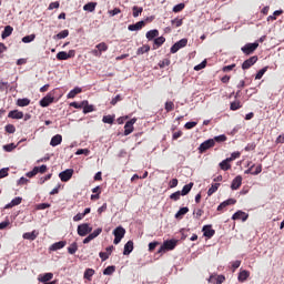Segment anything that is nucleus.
I'll return each instance as SVG.
<instances>
[{
    "label": "nucleus",
    "mask_w": 284,
    "mask_h": 284,
    "mask_svg": "<svg viewBox=\"0 0 284 284\" xmlns=\"http://www.w3.org/2000/svg\"><path fill=\"white\" fill-rule=\"evenodd\" d=\"M176 243H179L176 240L164 241L163 245L159 248L158 254H165L166 252L174 250Z\"/></svg>",
    "instance_id": "f257e3e1"
},
{
    "label": "nucleus",
    "mask_w": 284,
    "mask_h": 284,
    "mask_svg": "<svg viewBox=\"0 0 284 284\" xmlns=\"http://www.w3.org/2000/svg\"><path fill=\"white\" fill-rule=\"evenodd\" d=\"M92 233V227L88 223H83L78 225V234L79 236H88V234Z\"/></svg>",
    "instance_id": "f03ea898"
},
{
    "label": "nucleus",
    "mask_w": 284,
    "mask_h": 284,
    "mask_svg": "<svg viewBox=\"0 0 284 284\" xmlns=\"http://www.w3.org/2000/svg\"><path fill=\"white\" fill-rule=\"evenodd\" d=\"M258 48V42L254 43H246L244 47H242V52L246 55L253 54V52H256V49Z\"/></svg>",
    "instance_id": "7ed1b4c3"
},
{
    "label": "nucleus",
    "mask_w": 284,
    "mask_h": 284,
    "mask_svg": "<svg viewBox=\"0 0 284 284\" xmlns=\"http://www.w3.org/2000/svg\"><path fill=\"white\" fill-rule=\"evenodd\" d=\"M73 174H74L73 169H67V170L62 171L61 173H59V179H60V181H62V183H68V181H70V179H72Z\"/></svg>",
    "instance_id": "20e7f679"
},
{
    "label": "nucleus",
    "mask_w": 284,
    "mask_h": 284,
    "mask_svg": "<svg viewBox=\"0 0 284 284\" xmlns=\"http://www.w3.org/2000/svg\"><path fill=\"white\" fill-rule=\"evenodd\" d=\"M210 148H214V139H209L200 144L199 146L200 154H204V152H207Z\"/></svg>",
    "instance_id": "39448f33"
},
{
    "label": "nucleus",
    "mask_w": 284,
    "mask_h": 284,
    "mask_svg": "<svg viewBox=\"0 0 284 284\" xmlns=\"http://www.w3.org/2000/svg\"><path fill=\"white\" fill-rule=\"evenodd\" d=\"M134 123H136V118L131 119L124 125V136H129L134 132Z\"/></svg>",
    "instance_id": "423d86ee"
},
{
    "label": "nucleus",
    "mask_w": 284,
    "mask_h": 284,
    "mask_svg": "<svg viewBox=\"0 0 284 284\" xmlns=\"http://www.w3.org/2000/svg\"><path fill=\"white\" fill-rule=\"evenodd\" d=\"M247 219H250V214H247L243 211H237L232 215L233 221H242L243 223H245V221H247Z\"/></svg>",
    "instance_id": "0eeeda50"
},
{
    "label": "nucleus",
    "mask_w": 284,
    "mask_h": 284,
    "mask_svg": "<svg viewBox=\"0 0 284 284\" xmlns=\"http://www.w3.org/2000/svg\"><path fill=\"white\" fill-rule=\"evenodd\" d=\"M51 103H54V95H52V93H48L40 100L41 108H48Z\"/></svg>",
    "instance_id": "6e6552de"
},
{
    "label": "nucleus",
    "mask_w": 284,
    "mask_h": 284,
    "mask_svg": "<svg viewBox=\"0 0 284 284\" xmlns=\"http://www.w3.org/2000/svg\"><path fill=\"white\" fill-rule=\"evenodd\" d=\"M256 61H258L257 55H253V57L248 58L247 60H245L243 62L242 70H250V68H252V65H254L256 63Z\"/></svg>",
    "instance_id": "1a4fd4ad"
},
{
    "label": "nucleus",
    "mask_w": 284,
    "mask_h": 284,
    "mask_svg": "<svg viewBox=\"0 0 284 284\" xmlns=\"http://www.w3.org/2000/svg\"><path fill=\"white\" fill-rule=\"evenodd\" d=\"M202 232L206 239H212V236H214V234H216V231H214L212 229V225H204L202 229Z\"/></svg>",
    "instance_id": "9d476101"
},
{
    "label": "nucleus",
    "mask_w": 284,
    "mask_h": 284,
    "mask_svg": "<svg viewBox=\"0 0 284 284\" xmlns=\"http://www.w3.org/2000/svg\"><path fill=\"white\" fill-rule=\"evenodd\" d=\"M133 251H134V242L132 240H130L124 245L123 255L130 256V254H132Z\"/></svg>",
    "instance_id": "9b49d317"
},
{
    "label": "nucleus",
    "mask_w": 284,
    "mask_h": 284,
    "mask_svg": "<svg viewBox=\"0 0 284 284\" xmlns=\"http://www.w3.org/2000/svg\"><path fill=\"white\" fill-rule=\"evenodd\" d=\"M227 205H236V200L235 199L225 200L217 206V212H223V210H225Z\"/></svg>",
    "instance_id": "f8f14e48"
},
{
    "label": "nucleus",
    "mask_w": 284,
    "mask_h": 284,
    "mask_svg": "<svg viewBox=\"0 0 284 284\" xmlns=\"http://www.w3.org/2000/svg\"><path fill=\"white\" fill-rule=\"evenodd\" d=\"M145 27V21H139L135 24H130L128 27V30H130V32H136L138 30H142Z\"/></svg>",
    "instance_id": "ddd939ff"
},
{
    "label": "nucleus",
    "mask_w": 284,
    "mask_h": 284,
    "mask_svg": "<svg viewBox=\"0 0 284 284\" xmlns=\"http://www.w3.org/2000/svg\"><path fill=\"white\" fill-rule=\"evenodd\" d=\"M65 245H68V242L65 241L55 242L49 247V250L50 252H57V250H63Z\"/></svg>",
    "instance_id": "4468645a"
},
{
    "label": "nucleus",
    "mask_w": 284,
    "mask_h": 284,
    "mask_svg": "<svg viewBox=\"0 0 284 284\" xmlns=\"http://www.w3.org/2000/svg\"><path fill=\"white\" fill-rule=\"evenodd\" d=\"M243 185V178L237 175L231 183V190H239Z\"/></svg>",
    "instance_id": "2eb2a0df"
},
{
    "label": "nucleus",
    "mask_w": 284,
    "mask_h": 284,
    "mask_svg": "<svg viewBox=\"0 0 284 284\" xmlns=\"http://www.w3.org/2000/svg\"><path fill=\"white\" fill-rule=\"evenodd\" d=\"M62 141H63V136H62L61 134H57V135H54V136L51 139L50 145H51L52 148H57V145H61Z\"/></svg>",
    "instance_id": "dca6fc26"
},
{
    "label": "nucleus",
    "mask_w": 284,
    "mask_h": 284,
    "mask_svg": "<svg viewBox=\"0 0 284 284\" xmlns=\"http://www.w3.org/2000/svg\"><path fill=\"white\" fill-rule=\"evenodd\" d=\"M232 163L229 158L220 162V170H223L224 172H227V170H232Z\"/></svg>",
    "instance_id": "f3484780"
},
{
    "label": "nucleus",
    "mask_w": 284,
    "mask_h": 284,
    "mask_svg": "<svg viewBox=\"0 0 284 284\" xmlns=\"http://www.w3.org/2000/svg\"><path fill=\"white\" fill-rule=\"evenodd\" d=\"M250 278V271L243 270L239 273L237 281L240 283H245Z\"/></svg>",
    "instance_id": "a211bd4d"
},
{
    "label": "nucleus",
    "mask_w": 284,
    "mask_h": 284,
    "mask_svg": "<svg viewBox=\"0 0 284 284\" xmlns=\"http://www.w3.org/2000/svg\"><path fill=\"white\" fill-rule=\"evenodd\" d=\"M163 43H165V37L161 36L155 38L153 42V50H159Z\"/></svg>",
    "instance_id": "6ab92c4d"
},
{
    "label": "nucleus",
    "mask_w": 284,
    "mask_h": 284,
    "mask_svg": "<svg viewBox=\"0 0 284 284\" xmlns=\"http://www.w3.org/2000/svg\"><path fill=\"white\" fill-rule=\"evenodd\" d=\"M192 187H194V182L185 184L183 186L182 191H180V193L182 194V196H187V194H190V192H192Z\"/></svg>",
    "instance_id": "aec40b11"
},
{
    "label": "nucleus",
    "mask_w": 284,
    "mask_h": 284,
    "mask_svg": "<svg viewBox=\"0 0 284 284\" xmlns=\"http://www.w3.org/2000/svg\"><path fill=\"white\" fill-rule=\"evenodd\" d=\"M9 119H23V112L19 111V110H13L10 111L8 114Z\"/></svg>",
    "instance_id": "412c9836"
},
{
    "label": "nucleus",
    "mask_w": 284,
    "mask_h": 284,
    "mask_svg": "<svg viewBox=\"0 0 284 284\" xmlns=\"http://www.w3.org/2000/svg\"><path fill=\"white\" fill-rule=\"evenodd\" d=\"M113 235L118 239H123V236H125V230L123 229V226H118L116 229H114Z\"/></svg>",
    "instance_id": "4be33fe9"
},
{
    "label": "nucleus",
    "mask_w": 284,
    "mask_h": 284,
    "mask_svg": "<svg viewBox=\"0 0 284 284\" xmlns=\"http://www.w3.org/2000/svg\"><path fill=\"white\" fill-rule=\"evenodd\" d=\"M22 201V197H14L9 204L6 205V210H9L10 207H16V205H21Z\"/></svg>",
    "instance_id": "5701e85b"
},
{
    "label": "nucleus",
    "mask_w": 284,
    "mask_h": 284,
    "mask_svg": "<svg viewBox=\"0 0 284 284\" xmlns=\"http://www.w3.org/2000/svg\"><path fill=\"white\" fill-rule=\"evenodd\" d=\"M52 278H54V274L52 273H45L39 276L40 283H48V281H52Z\"/></svg>",
    "instance_id": "b1692460"
},
{
    "label": "nucleus",
    "mask_w": 284,
    "mask_h": 284,
    "mask_svg": "<svg viewBox=\"0 0 284 284\" xmlns=\"http://www.w3.org/2000/svg\"><path fill=\"white\" fill-rule=\"evenodd\" d=\"M83 10L85 12H94V10H97V2H88L83 6Z\"/></svg>",
    "instance_id": "393cba45"
},
{
    "label": "nucleus",
    "mask_w": 284,
    "mask_h": 284,
    "mask_svg": "<svg viewBox=\"0 0 284 284\" xmlns=\"http://www.w3.org/2000/svg\"><path fill=\"white\" fill-rule=\"evenodd\" d=\"M156 37H159V30H156V29H153V30H150L146 32V39L149 41L156 39Z\"/></svg>",
    "instance_id": "a878e982"
},
{
    "label": "nucleus",
    "mask_w": 284,
    "mask_h": 284,
    "mask_svg": "<svg viewBox=\"0 0 284 284\" xmlns=\"http://www.w3.org/2000/svg\"><path fill=\"white\" fill-rule=\"evenodd\" d=\"M13 30L14 29L10 26L4 27V30L1 33L2 39H8V37H10V34H12Z\"/></svg>",
    "instance_id": "bb28decb"
},
{
    "label": "nucleus",
    "mask_w": 284,
    "mask_h": 284,
    "mask_svg": "<svg viewBox=\"0 0 284 284\" xmlns=\"http://www.w3.org/2000/svg\"><path fill=\"white\" fill-rule=\"evenodd\" d=\"M17 105L19 108H28V105H30V99L24 98V99H18L17 100Z\"/></svg>",
    "instance_id": "cd10ccee"
},
{
    "label": "nucleus",
    "mask_w": 284,
    "mask_h": 284,
    "mask_svg": "<svg viewBox=\"0 0 284 284\" xmlns=\"http://www.w3.org/2000/svg\"><path fill=\"white\" fill-rule=\"evenodd\" d=\"M22 237L26 239L27 241H34L37 239V232H27L22 235Z\"/></svg>",
    "instance_id": "c85d7f7f"
},
{
    "label": "nucleus",
    "mask_w": 284,
    "mask_h": 284,
    "mask_svg": "<svg viewBox=\"0 0 284 284\" xmlns=\"http://www.w3.org/2000/svg\"><path fill=\"white\" fill-rule=\"evenodd\" d=\"M149 51H150V45L144 44L136 50V54H138V57H141V54H146V52H149Z\"/></svg>",
    "instance_id": "c756f323"
},
{
    "label": "nucleus",
    "mask_w": 284,
    "mask_h": 284,
    "mask_svg": "<svg viewBox=\"0 0 284 284\" xmlns=\"http://www.w3.org/2000/svg\"><path fill=\"white\" fill-rule=\"evenodd\" d=\"M93 274H95V271L93 268H87L84 271L83 278H85L87 281H92Z\"/></svg>",
    "instance_id": "7c9ffc66"
},
{
    "label": "nucleus",
    "mask_w": 284,
    "mask_h": 284,
    "mask_svg": "<svg viewBox=\"0 0 284 284\" xmlns=\"http://www.w3.org/2000/svg\"><path fill=\"white\" fill-rule=\"evenodd\" d=\"M219 187H221V183L212 184L207 191V196H212V194L219 191Z\"/></svg>",
    "instance_id": "2f4dec72"
},
{
    "label": "nucleus",
    "mask_w": 284,
    "mask_h": 284,
    "mask_svg": "<svg viewBox=\"0 0 284 284\" xmlns=\"http://www.w3.org/2000/svg\"><path fill=\"white\" fill-rule=\"evenodd\" d=\"M241 108H243L241 101L236 100L234 102H231L230 110H232L233 112H235V110H241Z\"/></svg>",
    "instance_id": "473e14b6"
},
{
    "label": "nucleus",
    "mask_w": 284,
    "mask_h": 284,
    "mask_svg": "<svg viewBox=\"0 0 284 284\" xmlns=\"http://www.w3.org/2000/svg\"><path fill=\"white\" fill-rule=\"evenodd\" d=\"M187 212H190V209L187 206L181 207L175 214V219H181V216H185Z\"/></svg>",
    "instance_id": "72a5a7b5"
},
{
    "label": "nucleus",
    "mask_w": 284,
    "mask_h": 284,
    "mask_svg": "<svg viewBox=\"0 0 284 284\" xmlns=\"http://www.w3.org/2000/svg\"><path fill=\"white\" fill-rule=\"evenodd\" d=\"M81 88H74L68 93V99H74V97H77V94H81Z\"/></svg>",
    "instance_id": "f704fd0d"
},
{
    "label": "nucleus",
    "mask_w": 284,
    "mask_h": 284,
    "mask_svg": "<svg viewBox=\"0 0 284 284\" xmlns=\"http://www.w3.org/2000/svg\"><path fill=\"white\" fill-rule=\"evenodd\" d=\"M83 108V114H90V112H94V105L87 103L82 106Z\"/></svg>",
    "instance_id": "c9c22d12"
},
{
    "label": "nucleus",
    "mask_w": 284,
    "mask_h": 284,
    "mask_svg": "<svg viewBox=\"0 0 284 284\" xmlns=\"http://www.w3.org/2000/svg\"><path fill=\"white\" fill-rule=\"evenodd\" d=\"M95 48L101 54H103V52H108V44L105 42L97 44Z\"/></svg>",
    "instance_id": "e433bc0d"
},
{
    "label": "nucleus",
    "mask_w": 284,
    "mask_h": 284,
    "mask_svg": "<svg viewBox=\"0 0 284 284\" xmlns=\"http://www.w3.org/2000/svg\"><path fill=\"white\" fill-rule=\"evenodd\" d=\"M115 271H116V266H108L103 271V274H104V276H112V274H114Z\"/></svg>",
    "instance_id": "4c0bfd02"
},
{
    "label": "nucleus",
    "mask_w": 284,
    "mask_h": 284,
    "mask_svg": "<svg viewBox=\"0 0 284 284\" xmlns=\"http://www.w3.org/2000/svg\"><path fill=\"white\" fill-rule=\"evenodd\" d=\"M87 103H88V100H84L81 103H79V102H71L70 106L71 108H75V110H81L83 108V105L87 104Z\"/></svg>",
    "instance_id": "58836bf2"
},
{
    "label": "nucleus",
    "mask_w": 284,
    "mask_h": 284,
    "mask_svg": "<svg viewBox=\"0 0 284 284\" xmlns=\"http://www.w3.org/2000/svg\"><path fill=\"white\" fill-rule=\"evenodd\" d=\"M214 141V145L216 143H225V141H227V136L225 134H222V135H217L213 139Z\"/></svg>",
    "instance_id": "ea45409f"
},
{
    "label": "nucleus",
    "mask_w": 284,
    "mask_h": 284,
    "mask_svg": "<svg viewBox=\"0 0 284 284\" xmlns=\"http://www.w3.org/2000/svg\"><path fill=\"white\" fill-rule=\"evenodd\" d=\"M114 119H115L114 115H104L102 118V122L108 123L109 125H112V123H114Z\"/></svg>",
    "instance_id": "a19ab883"
},
{
    "label": "nucleus",
    "mask_w": 284,
    "mask_h": 284,
    "mask_svg": "<svg viewBox=\"0 0 284 284\" xmlns=\"http://www.w3.org/2000/svg\"><path fill=\"white\" fill-rule=\"evenodd\" d=\"M132 10H133V17H134V19H136V17H139L140 14H143V7H136V6H134V7L132 8Z\"/></svg>",
    "instance_id": "79ce46f5"
},
{
    "label": "nucleus",
    "mask_w": 284,
    "mask_h": 284,
    "mask_svg": "<svg viewBox=\"0 0 284 284\" xmlns=\"http://www.w3.org/2000/svg\"><path fill=\"white\" fill-rule=\"evenodd\" d=\"M58 61H68V52L60 51L57 53Z\"/></svg>",
    "instance_id": "37998d69"
},
{
    "label": "nucleus",
    "mask_w": 284,
    "mask_h": 284,
    "mask_svg": "<svg viewBox=\"0 0 284 284\" xmlns=\"http://www.w3.org/2000/svg\"><path fill=\"white\" fill-rule=\"evenodd\" d=\"M79 250V244H77V242H73L69 247H68V252L70 254H77V251Z\"/></svg>",
    "instance_id": "c03bdc74"
},
{
    "label": "nucleus",
    "mask_w": 284,
    "mask_h": 284,
    "mask_svg": "<svg viewBox=\"0 0 284 284\" xmlns=\"http://www.w3.org/2000/svg\"><path fill=\"white\" fill-rule=\"evenodd\" d=\"M37 39L36 34L26 36L22 38V43H32Z\"/></svg>",
    "instance_id": "a18cd8bd"
},
{
    "label": "nucleus",
    "mask_w": 284,
    "mask_h": 284,
    "mask_svg": "<svg viewBox=\"0 0 284 284\" xmlns=\"http://www.w3.org/2000/svg\"><path fill=\"white\" fill-rule=\"evenodd\" d=\"M6 132H8V134H14V132H17V128L14 126V124H7L4 126Z\"/></svg>",
    "instance_id": "49530a36"
},
{
    "label": "nucleus",
    "mask_w": 284,
    "mask_h": 284,
    "mask_svg": "<svg viewBox=\"0 0 284 284\" xmlns=\"http://www.w3.org/2000/svg\"><path fill=\"white\" fill-rule=\"evenodd\" d=\"M267 70H268V67H264L263 69H261V70L256 73L255 79H256V80L263 79V75L265 74V72H267Z\"/></svg>",
    "instance_id": "de8ad7c7"
},
{
    "label": "nucleus",
    "mask_w": 284,
    "mask_h": 284,
    "mask_svg": "<svg viewBox=\"0 0 284 284\" xmlns=\"http://www.w3.org/2000/svg\"><path fill=\"white\" fill-rule=\"evenodd\" d=\"M203 214H205V211H203V209H196L193 211V215L195 216V219H201V216H203Z\"/></svg>",
    "instance_id": "09e8293b"
},
{
    "label": "nucleus",
    "mask_w": 284,
    "mask_h": 284,
    "mask_svg": "<svg viewBox=\"0 0 284 284\" xmlns=\"http://www.w3.org/2000/svg\"><path fill=\"white\" fill-rule=\"evenodd\" d=\"M181 196H182L181 191H176L170 195V199L171 201H179Z\"/></svg>",
    "instance_id": "8fccbe9b"
},
{
    "label": "nucleus",
    "mask_w": 284,
    "mask_h": 284,
    "mask_svg": "<svg viewBox=\"0 0 284 284\" xmlns=\"http://www.w3.org/2000/svg\"><path fill=\"white\" fill-rule=\"evenodd\" d=\"M172 26H175V28H181L183 26V19L175 18L171 21Z\"/></svg>",
    "instance_id": "3c124183"
},
{
    "label": "nucleus",
    "mask_w": 284,
    "mask_h": 284,
    "mask_svg": "<svg viewBox=\"0 0 284 284\" xmlns=\"http://www.w3.org/2000/svg\"><path fill=\"white\" fill-rule=\"evenodd\" d=\"M182 10H185V3H179L173 7V12H182Z\"/></svg>",
    "instance_id": "603ef678"
},
{
    "label": "nucleus",
    "mask_w": 284,
    "mask_h": 284,
    "mask_svg": "<svg viewBox=\"0 0 284 284\" xmlns=\"http://www.w3.org/2000/svg\"><path fill=\"white\" fill-rule=\"evenodd\" d=\"M39 174V166H36L32 171L27 173L28 179H32V176H37Z\"/></svg>",
    "instance_id": "864d4df0"
},
{
    "label": "nucleus",
    "mask_w": 284,
    "mask_h": 284,
    "mask_svg": "<svg viewBox=\"0 0 284 284\" xmlns=\"http://www.w3.org/2000/svg\"><path fill=\"white\" fill-rule=\"evenodd\" d=\"M164 109L166 112H172V110H174V102L172 101L165 102Z\"/></svg>",
    "instance_id": "5fc2aeb1"
},
{
    "label": "nucleus",
    "mask_w": 284,
    "mask_h": 284,
    "mask_svg": "<svg viewBox=\"0 0 284 284\" xmlns=\"http://www.w3.org/2000/svg\"><path fill=\"white\" fill-rule=\"evenodd\" d=\"M69 34H70V31L63 30V31L59 32L55 37H57V39H65Z\"/></svg>",
    "instance_id": "6e6d98bb"
},
{
    "label": "nucleus",
    "mask_w": 284,
    "mask_h": 284,
    "mask_svg": "<svg viewBox=\"0 0 284 284\" xmlns=\"http://www.w3.org/2000/svg\"><path fill=\"white\" fill-rule=\"evenodd\" d=\"M109 17H116V14H121V9L114 8L113 10L108 11Z\"/></svg>",
    "instance_id": "4d7b16f0"
},
{
    "label": "nucleus",
    "mask_w": 284,
    "mask_h": 284,
    "mask_svg": "<svg viewBox=\"0 0 284 284\" xmlns=\"http://www.w3.org/2000/svg\"><path fill=\"white\" fill-rule=\"evenodd\" d=\"M16 149H17V145H14V143H10V144L3 145V150L6 152H12V150H16Z\"/></svg>",
    "instance_id": "13d9d810"
},
{
    "label": "nucleus",
    "mask_w": 284,
    "mask_h": 284,
    "mask_svg": "<svg viewBox=\"0 0 284 284\" xmlns=\"http://www.w3.org/2000/svg\"><path fill=\"white\" fill-rule=\"evenodd\" d=\"M199 125V122H186L184 124L185 130H192L193 128H196Z\"/></svg>",
    "instance_id": "bf43d9fd"
},
{
    "label": "nucleus",
    "mask_w": 284,
    "mask_h": 284,
    "mask_svg": "<svg viewBox=\"0 0 284 284\" xmlns=\"http://www.w3.org/2000/svg\"><path fill=\"white\" fill-rule=\"evenodd\" d=\"M207 65V61H202L200 64L194 67L195 72H199V70H203Z\"/></svg>",
    "instance_id": "052dcab7"
},
{
    "label": "nucleus",
    "mask_w": 284,
    "mask_h": 284,
    "mask_svg": "<svg viewBox=\"0 0 284 284\" xmlns=\"http://www.w3.org/2000/svg\"><path fill=\"white\" fill-rule=\"evenodd\" d=\"M176 43V45L180 48V50H181V48H185V45H187V39H181L180 41H178V42H175Z\"/></svg>",
    "instance_id": "680f3d73"
},
{
    "label": "nucleus",
    "mask_w": 284,
    "mask_h": 284,
    "mask_svg": "<svg viewBox=\"0 0 284 284\" xmlns=\"http://www.w3.org/2000/svg\"><path fill=\"white\" fill-rule=\"evenodd\" d=\"M170 63H171L170 59H164V60L159 62V67L160 68H168V65H170Z\"/></svg>",
    "instance_id": "e2e57ef3"
},
{
    "label": "nucleus",
    "mask_w": 284,
    "mask_h": 284,
    "mask_svg": "<svg viewBox=\"0 0 284 284\" xmlns=\"http://www.w3.org/2000/svg\"><path fill=\"white\" fill-rule=\"evenodd\" d=\"M8 172H10L9 168H4L0 170V179H6L8 176Z\"/></svg>",
    "instance_id": "0e129e2a"
},
{
    "label": "nucleus",
    "mask_w": 284,
    "mask_h": 284,
    "mask_svg": "<svg viewBox=\"0 0 284 284\" xmlns=\"http://www.w3.org/2000/svg\"><path fill=\"white\" fill-rule=\"evenodd\" d=\"M159 245V242H151L149 243V252H154Z\"/></svg>",
    "instance_id": "69168bd1"
},
{
    "label": "nucleus",
    "mask_w": 284,
    "mask_h": 284,
    "mask_svg": "<svg viewBox=\"0 0 284 284\" xmlns=\"http://www.w3.org/2000/svg\"><path fill=\"white\" fill-rule=\"evenodd\" d=\"M59 6H60L59 1L51 2V3L49 4L48 10H57V9H59Z\"/></svg>",
    "instance_id": "338daca9"
},
{
    "label": "nucleus",
    "mask_w": 284,
    "mask_h": 284,
    "mask_svg": "<svg viewBox=\"0 0 284 284\" xmlns=\"http://www.w3.org/2000/svg\"><path fill=\"white\" fill-rule=\"evenodd\" d=\"M50 207V203H40L37 205V210H48Z\"/></svg>",
    "instance_id": "774afa93"
}]
</instances>
